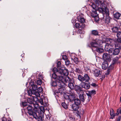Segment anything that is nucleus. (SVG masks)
I'll list each match as a JSON object with an SVG mask.
<instances>
[{"label": "nucleus", "instance_id": "26", "mask_svg": "<svg viewBox=\"0 0 121 121\" xmlns=\"http://www.w3.org/2000/svg\"><path fill=\"white\" fill-rule=\"evenodd\" d=\"M91 34L95 36L99 35V32L96 30H92L91 32Z\"/></svg>", "mask_w": 121, "mask_h": 121}, {"label": "nucleus", "instance_id": "46", "mask_svg": "<svg viewBox=\"0 0 121 121\" xmlns=\"http://www.w3.org/2000/svg\"><path fill=\"white\" fill-rule=\"evenodd\" d=\"M42 81L41 80H38L37 82V83L38 85H40L42 84Z\"/></svg>", "mask_w": 121, "mask_h": 121}, {"label": "nucleus", "instance_id": "6", "mask_svg": "<svg viewBox=\"0 0 121 121\" xmlns=\"http://www.w3.org/2000/svg\"><path fill=\"white\" fill-rule=\"evenodd\" d=\"M120 52V50L119 48H116L114 50L112 48L111 50L109 51V55H117Z\"/></svg>", "mask_w": 121, "mask_h": 121}, {"label": "nucleus", "instance_id": "2", "mask_svg": "<svg viewBox=\"0 0 121 121\" xmlns=\"http://www.w3.org/2000/svg\"><path fill=\"white\" fill-rule=\"evenodd\" d=\"M58 70L56 67L52 69L54 73H56L57 74H61L67 76L69 74L68 70L65 69V67H61L58 69Z\"/></svg>", "mask_w": 121, "mask_h": 121}, {"label": "nucleus", "instance_id": "64", "mask_svg": "<svg viewBox=\"0 0 121 121\" xmlns=\"http://www.w3.org/2000/svg\"><path fill=\"white\" fill-rule=\"evenodd\" d=\"M50 121H55L54 120H52V119L51 120H50Z\"/></svg>", "mask_w": 121, "mask_h": 121}, {"label": "nucleus", "instance_id": "44", "mask_svg": "<svg viewBox=\"0 0 121 121\" xmlns=\"http://www.w3.org/2000/svg\"><path fill=\"white\" fill-rule=\"evenodd\" d=\"M77 28H79L81 26L78 23H76L74 25Z\"/></svg>", "mask_w": 121, "mask_h": 121}, {"label": "nucleus", "instance_id": "12", "mask_svg": "<svg viewBox=\"0 0 121 121\" xmlns=\"http://www.w3.org/2000/svg\"><path fill=\"white\" fill-rule=\"evenodd\" d=\"M103 59L104 60H106L108 62L111 61V59L109 55L107 53H104L102 56Z\"/></svg>", "mask_w": 121, "mask_h": 121}, {"label": "nucleus", "instance_id": "41", "mask_svg": "<svg viewBox=\"0 0 121 121\" xmlns=\"http://www.w3.org/2000/svg\"><path fill=\"white\" fill-rule=\"evenodd\" d=\"M46 117L48 120H49V121L50 120L52 119V118L51 117V115L50 114L47 115L46 116Z\"/></svg>", "mask_w": 121, "mask_h": 121}, {"label": "nucleus", "instance_id": "47", "mask_svg": "<svg viewBox=\"0 0 121 121\" xmlns=\"http://www.w3.org/2000/svg\"><path fill=\"white\" fill-rule=\"evenodd\" d=\"M39 101V102L40 103L41 105H43L44 104L43 99L41 98L39 100L38 99V100L37 101Z\"/></svg>", "mask_w": 121, "mask_h": 121}, {"label": "nucleus", "instance_id": "27", "mask_svg": "<svg viewBox=\"0 0 121 121\" xmlns=\"http://www.w3.org/2000/svg\"><path fill=\"white\" fill-rule=\"evenodd\" d=\"M110 114L111 116V118L113 119L115 116V114L114 113V111L113 109L110 110Z\"/></svg>", "mask_w": 121, "mask_h": 121}, {"label": "nucleus", "instance_id": "15", "mask_svg": "<svg viewBox=\"0 0 121 121\" xmlns=\"http://www.w3.org/2000/svg\"><path fill=\"white\" fill-rule=\"evenodd\" d=\"M79 97L80 101L82 102H84L86 99V95L83 93L80 94L79 95Z\"/></svg>", "mask_w": 121, "mask_h": 121}, {"label": "nucleus", "instance_id": "58", "mask_svg": "<svg viewBox=\"0 0 121 121\" xmlns=\"http://www.w3.org/2000/svg\"><path fill=\"white\" fill-rule=\"evenodd\" d=\"M101 78H100L101 79H103L105 77V76L104 75H101Z\"/></svg>", "mask_w": 121, "mask_h": 121}, {"label": "nucleus", "instance_id": "40", "mask_svg": "<svg viewBox=\"0 0 121 121\" xmlns=\"http://www.w3.org/2000/svg\"><path fill=\"white\" fill-rule=\"evenodd\" d=\"M61 63L60 61H58L57 63V67L58 68L60 69L62 67H61Z\"/></svg>", "mask_w": 121, "mask_h": 121}, {"label": "nucleus", "instance_id": "4", "mask_svg": "<svg viewBox=\"0 0 121 121\" xmlns=\"http://www.w3.org/2000/svg\"><path fill=\"white\" fill-rule=\"evenodd\" d=\"M27 109L29 115L33 116L34 115V114L36 113V111H34L33 107L30 105L28 106Z\"/></svg>", "mask_w": 121, "mask_h": 121}, {"label": "nucleus", "instance_id": "13", "mask_svg": "<svg viewBox=\"0 0 121 121\" xmlns=\"http://www.w3.org/2000/svg\"><path fill=\"white\" fill-rule=\"evenodd\" d=\"M97 16L98 14L96 11L95 10L93 11L92 13H91V16L95 18L96 21H98L99 20V18L97 17Z\"/></svg>", "mask_w": 121, "mask_h": 121}, {"label": "nucleus", "instance_id": "23", "mask_svg": "<svg viewBox=\"0 0 121 121\" xmlns=\"http://www.w3.org/2000/svg\"><path fill=\"white\" fill-rule=\"evenodd\" d=\"M119 27L118 25H117L116 26H114L112 28L113 32L114 33H117L118 30V28Z\"/></svg>", "mask_w": 121, "mask_h": 121}, {"label": "nucleus", "instance_id": "17", "mask_svg": "<svg viewBox=\"0 0 121 121\" xmlns=\"http://www.w3.org/2000/svg\"><path fill=\"white\" fill-rule=\"evenodd\" d=\"M114 66V65L112 64L110 65V66L108 68V69L107 70V75L108 74H109V72L113 69Z\"/></svg>", "mask_w": 121, "mask_h": 121}, {"label": "nucleus", "instance_id": "7", "mask_svg": "<svg viewBox=\"0 0 121 121\" xmlns=\"http://www.w3.org/2000/svg\"><path fill=\"white\" fill-rule=\"evenodd\" d=\"M65 98L67 99H68L70 102H72L75 99V95H64Z\"/></svg>", "mask_w": 121, "mask_h": 121}, {"label": "nucleus", "instance_id": "20", "mask_svg": "<svg viewBox=\"0 0 121 121\" xmlns=\"http://www.w3.org/2000/svg\"><path fill=\"white\" fill-rule=\"evenodd\" d=\"M100 70L98 69H95L94 71V75L95 77H98L100 74Z\"/></svg>", "mask_w": 121, "mask_h": 121}, {"label": "nucleus", "instance_id": "62", "mask_svg": "<svg viewBox=\"0 0 121 121\" xmlns=\"http://www.w3.org/2000/svg\"><path fill=\"white\" fill-rule=\"evenodd\" d=\"M39 78H42V76L40 75L39 76Z\"/></svg>", "mask_w": 121, "mask_h": 121}, {"label": "nucleus", "instance_id": "22", "mask_svg": "<svg viewBox=\"0 0 121 121\" xmlns=\"http://www.w3.org/2000/svg\"><path fill=\"white\" fill-rule=\"evenodd\" d=\"M33 105L34 107V109L35 110V111H36V112L37 111H38V110L40 109L39 106L38 104H33Z\"/></svg>", "mask_w": 121, "mask_h": 121}, {"label": "nucleus", "instance_id": "25", "mask_svg": "<svg viewBox=\"0 0 121 121\" xmlns=\"http://www.w3.org/2000/svg\"><path fill=\"white\" fill-rule=\"evenodd\" d=\"M74 104L78 106L81 103V101L78 99H75L74 100Z\"/></svg>", "mask_w": 121, "mask_h": 121}, {"label": "nucleus", "instance_id": "54", "mask_svg": "<svg viewBox=\"0 0 121 121\" xmlns=\"http://www.w3.org/2000/svg\"><path fill=\"white\" fill-rule=\"evenodd\" d=\"M91 6L94 9H95L96 8L95 5V4H92L91 5Z\"/></svg>", "mask_w": 121, "mask_h": 121}, {"label": "nucleus", "instance_id": "36", "mask_svg": "<svg viewBox=\"0 0 121 121\" xmlns=\"http://www.w3.org/2000/svg\"><path fill=\"white\" fill-rule=\"evenodd\" d=\"M86 94L88 96V101L89 102L90 101V99L91 98V95L90 93V92L88 91V93H86Z\"/></svg>", "mask_w": 121, "mask_h": 121}, {"label": "nucleus", "instance_id": "21", "mask_svg": "<svg viewBox=\"0 0 121 121\" xmlns=\"http://www.w3.org/2000/svg\"><path fill=\"white\" fill-rule=\"evenodd\" d=\"M67 76L65 75L66 77H64V82L65 81L67 83H69V82H70L71 81H73V79H70L69 77L67 76Z\"/></svg>", "mask_w": 121, "mask_h": 121}, {"label": "nucleus", "instance_id": "53", "mask_svg": "<svg viewBox=\"0 0 121 121\" xmlns=\"http://www.w3.org/2000/svg\"><path fill=\"white\" fill-rule=\"evenodd\" d=\"M22 104L24 106H25L27 105V103L26 102H23Z\"/></svg>", "mask_w": 121, "mask_h": 121}, {"label": "nucleus", "instance_id": "39", "mask_svg": "<svg viewBox=\"0 0 121 121\" xmlns=\"http://www.w3.org/2000/svg\"><path fill=\"white\" fill-rule=\"evenodd\" d=\"M33 91L31 90H30L28 91V93L29 95L31 96L32 95H33Z\"/></svg>", "mask_w": 121, "mask_h": 121}, {"label": "nucleus", "instance_id": "3", "mask_svg": "<svg viewBox=\"0 0 121 121\" xmlns=\"http://www.w3.org/2000/svg\"><path fill=\"white\" fill-rule=\"evenodd\" d=\"M101 43H102V47H104L105 50L106 51H108L109 53L110 51L112 49L111 48V47L112 46V43L111 42L110 44H109L105 42H102Z\"/></svg>", "mask_w": 121, "mask_h": 121}, {"label": "nucleus", "instance_id": "29", "mask_svg": "<svg viewBox=\"0 0 121 121\" xmlns=\"http://www.w3.org/2000/svg\"><path fill=\"white\" fill-rule=\"evenodd\" d=\"M72 108L73 109L74 111H76L79 108L78 105H76L74 104H73L72 105Z\"/></svg>", "mask_w": 121, "mask_h": 121}, {"label": "nucleus", "instance_id": "37", "mask_svg": "<svg viewBox=\"0 0 121 121\" xmlns=\"http://www.w3.org/2000/svg\"><path fill=\"white\" fill-rule=\"evenodd\" d=\"M74 88L75 90L76 91L80 90L81 89V87L77 85H76L75 86Z\"/></svg>", "mask_w": 121, "mask_h": 121}, {"label": "nucleus", "instance_id": "18", "mask_svg": "<svg viewBox=\"0 0 121 121\" xmlns=\"http://www.w3.org/2000/svg\"><path fill=\"white\" fill-rule=\"evenodd\" d=\"M74 82V80L71 81L70 82L68 83V86L71 89H73L74 88L73 83Z\"/></svg>", "mask_w": 121, "mask_h": 121}, {"label": "nucleus", "instance_id": "42", "mask_svg": "<svg viewBox=\"0 0 121 121\" xmlns=\"http://www.w3.org/2000/svg\"><path fill=\"white\" fill-rule=\"evenodd\" d=\"M62 105L64 108L66 109L67 108V106L65 102H63L62 104Z\"/></svg>", "mask_w": 121, "mask_h": 121}, {"label": "nucleus", "instance_id": "9", "mask_svg": "<svg viewBox=\"0 0 121 121\" xmlns=\"http://www.w3.org/2000/svg\"><path fill=\"white\" fill-rule=\"evenodd\" d=\"M31 98H28L27 101L28 103L30 104H32L33 103V101H37L38 100V98L36 97H35V96L32 95Z\"/></svg>", "mask_w": 121, "mask_h": 121}, {"label": "nucleus", "instance_id": "32", "mask_svg": "<svg viewBox=\"0 0 121 121\" xmlns=\"http://www.w3.org/2000/svg\"><path fill=\"white\" fill-rule=\"evenodd\" d=\"M74 71L77 73H81V71L80 69L77 67H75Z\"/></svg>", "mask_w": 121, "mask_h": 121}, {"label": "nucleus", "instance_id": "30", "mask_svg": "<svg viewBox=\"0 0 121 121\" xmlns=\"http://www.w3.org/2000/svg\"><path fill=\"white\" fill-rule=\"evenodd\" d=\"M78 80L81 82H83L84 81L83 76L82 75H78Z\"/></svg>", "mask_w": 121, "mask_h": 121}, {"label": "nucleus", "instance_id": "49", "mask_svg": "<svg viewBox=\"0 0 121 121\" xmlns=\"http://www.w3.org/2000/svg\"><path fill=\"white\" fill-rule=\"evenodd\" d=\"M90 92V93L92 95L95 94L96 93V91L94 90H92L91 91H89Z\"/></svg>", "mask_w": 121, "mask_h": 121}, {"label": "nucleus", "instance_id": "10", "mask_svg": "<svg viewBox=\"0 0 121 121\" xmlns=\"http://www.w3.org/2000/svg\"><path fill=\"white\" fill-rule=\"evenodd\" d=\"M35 81L34 80H32L30 82V85L32 87L33 91H35L38 89L37 86L35 84Z\"/></svg>", "mask_w": 121, "mask_h": 121}, {"label": "nucleus", "instance_id": "14", "mask_svg": "<svg viewBox=\"0 0 121 121\" xmlns=\"http://www.w3.org/2000/svg\"><path fill=\"white\" fill-rule=\"evenodd\" d=\"M108 66V64L107 61L104 60L103 62L102 65V69L104 70L106 69Z\"/></svg>", "mask_w": 121, "mask_h": 121}, {"label": "nucleus", "instance_id": "38", "mask_svg": "<svg viewBox=\"0 0 121 121\" xmlns=\"http://www.w3.org/2000/svg\"><path fill=\"white\" fill-rule=\"evenodd\" d=\"M117 39L121 38V32L118 31L117 33Z\"/></svg>", "mask_w": 121, "mask_h": 121}, {"label": "nucleus", "instance_id": "51", "mask_svg": "<svg viewBox=\"0 0 121 121\" xmlns=\"http://www.w3.org/2000/svg\"><path fill=\"white\" fill-rule=\"evenodd\" d=\"M37 89L39 92H41L43 91V89L41 87H39Z\"/></svg>", "mask_w": 121, "mask_h": 121}, {"label": "nucleus", "instance_id": "8", "mask_svg": "<svg viewBox=\"0 0 121 121\" xmlns=\"http://www.w3.org/2000/svg\"><path fill=\"white\" fill-rule=\"evenodd\" d=\"M80 85V86L82 88H84L86 90L89 89L90 87L89 83L84 82H81Z\"/></svg>", "mask_w": 121, "mask_h": 121}, {"label": "nucleus", "instance_id": "31", "mask_svg": "<svg viewBox=\"0 0 121 121\" xmlns=\"http://www.w3.org/2000/svg\"><path fill=\"white\" fill-rule=\"evenodd\" d=\"M112 44V47H113L114 46L115 47H118L119 46V43H115L114 41H113L112 42H111Z\"/></svg>", "mask_w": 121, "mask_h": 121}, {"label": "nucleus", "instance_id": "33", "mask_svg": "<svg viewBox=\"0 0 121 121\" xmlns=\"http://www.w3.org/2000/svg\"><path fill=\"white\" fill-rule=\"evenodd\" d=\"M121 14L118 13H117L114 15V17L117 19H118L120 16Z\"/></svg>", "mask_w": 121, "mask_h": 121}, {"label": "nucleus", "instance_id": "60", "mask_svg": "<svg viewBox=\"0 0 121 121\" xmlns=\"http://www.w3.org/2000/svg\"><path fill=\"white\" fill-rule=\"evenodd\" d=\"M28 80L29 81V82H30H30H31V81L32 80H31V79L30 78H29L28 79Z\"/></svg>", "mask_w": 121, "mask_h": 121}, {"label": "nucleus", "instance_id": "11", "mask_svg": "<svg viewBox=\"0 0 121 121\" xmlns=\"http://www.w3.org/2000/svg\"><path fill=\"white\" fill-rule=\"evenodd\" d=\"M65 75H61L59 74L58 75L56 79V81H58L59 82L61 83V82L64 83V77L63 76H65Z\"/></svg>", "mask_w": 121, "mask_h": 121}, {"label": "nucleus", "instance_id": "59", "mask_svg": "<svg viewBox=\"0 0 121 121\" xmlns=\"http://www.w3.org/2000/svg\"><path fill=\"white\" fill-rule=\"evenodd\" d=\"M121 119V117L120 116H119L117 119V121H120V119Z\"/></svg>", "mask_w": 121, "mask_h": 121}, {"label": "nucleus", "instance_id": "52", "mask_svg": "<svg viewBox=\"0 0 121 121\" xmlns=\"http://www.w3.org/2000/svg\"><path fill=\"white\" fill-rule=\"evenodd\" d=\"M102 37H103L102 38V40H104V41H105L106 40V37L104 35H103L102 36H101Z\"/></svg>", "mask_w": 121, "mask_h": 121}, {"label": "nucleus", "instance_id": "1", "mask_svg": "<svg viewBox=\"0 0 121 121\" xmlns=\"http://www.w3.org/2000/svg\"><path fill=\"white\" fill-rule=\"evenodd\" d=\"M102 43V41L101 40L98 39L96 40L95 42H91L90 44V45L88 44L87 46L88 47L94 48H95V49H94V50L93 48H92V51H94L96 50L97 52L99 53H101L104 52L103 49L97 47H98L99 46H101L102 47L101 45Z\"/></svg>", "mask_w": 121, "mask_h": 121}, {"label": "nucleus", "instance_id": "19", "mask_svg": "<svg viewBox=\"0 0 121 121\" xmlns=\"http://www.w3.org/2000/svg\"><path fill=\"white\" fill-rule=\"evenodd\" d=\"M83 78L84 81L85 82H88L90 79V78L87 74H85L83 76Z\"/></svg>", "mask_w": 121, "mask_h": 121}, {"label": "nucleus", "instance_id": "48", "mask_svg": "<svg viewBox=\"0 0 121 121\" xmlns=\"http://www.w3.org/2000/svg\"><path fill=\"white\" fill-rule=\"evenodd\" d=\"M62 58L65 61L68 60L67 56L65 55H63L62 56Z\"/></svg>", "mask_w": 121, "mask_h": 121}, {"label": "nucleus", "instance_id": "56", "mask_svg": "<svg viewBox=\"0 0 121 121\" xmlns=\"http://www.w3.org/2000/svg\"><path fill=\"white\" fill-rule=\"evenodd\" d=\"M121 38L117 39V41L121 43Z\"/></svg>", "mask_w": 121, "mask_h": 121}, {"label": "nucleus", "instance_id": "63", "mask_svg": "<svg viewBox=\"0 0 121 121\" xmlns=\"http://www.w3.org/2000/svg\"><path fill=\"white\" fill-rule=\"evenodd\" d=\"M69 118L71 120H73V117H70Z\"/></svg>", "mask_w": 121, "mask_h": 121}, {"label": "nucleus", "instance_id": "57", "mask_svg": "<svg viewBox=\"0 0 121 121\" xmlns=\"http://www.w3.org/2000/svg\"><path fill=\"white\" fill-rule=\"evenodd\" d=\"M7 120L6 118L3 117L2 118V121H7Z\"/></svg>", "mask_w": 121, "mask_h": 121}, {"label": "nucleus", "instance_id": "35", "mask_svg": "<svg viewBox=\"0 0 121 121\" xmlns=\"http://www.w3.org/2000/svg\"><path fill=\"white\" fill-rule=\"evenodd\" d=\"M59 74H57L56 73H53L52 74V77L54 79H57V76Z\"/></svg>", "mask_w": 121, "mask_h": 121}, {"label": "nucleus", "instance_id": "50", "mask_svg": "<svg viewBox=\"0 0 121 121\" xmlns=\"http://www.w3.org/2000/svg\"><path fill=\"white\" fill-rule=\"evenodd\" d=\"M74 62L77 64H78V59L77 58H75L74 59Z\"/></svg>", "mask_w": 121, "mask_h": 121}, {"label": "nucleus", "instance_id": "5", "mask_svg": "<svg viewBox=\"0 0 121 121\" xmlns=\"http://www.w3.org/2000/svg\"><path fill=\"white\" fill-rule=\"evenodd\" d=\"M64 84L65 83H64L61 82V83L57 81L56 82L52 81L51 83V85L52 86H56L57 87H63Z\"/></svg>", "mask_w": 121, "mask_h": 121}, {"label": "nucleus", "instance_id": "45", "mask_svg": "<svg viewBox=\"0 0 121 121\" xmlns=\"http://www.w3.org/2000/svg\"><path fill=\"white\" fill-rule=\"evenodd\" d=\"M65 65L67 66H69L70 64V62L69 60H67L65 61Z\"/></svg>", "mask_w": 121, "mask_h": 121}, {"label": "nucleus", "instance_id": "43", "mask_svg": "<svg viewBox=\"0 0 121 121\" xmlns=\"http://www.w3.org/2000/svg\"><path fill=\"white\" fill-rule=\"evenodd\" d=\"M72 89H71V90L69 91H68V93L70 94V95H75L74 93V91L73 90H72Z\"/></svg>", "mask_w": 121, "mask_h": 121}, {"label": "nucleus", "instance_id": "16", "mask_svg": "<svg viewBox=\"0 0 121 121\" xmlns=\"http://www.w3.org/2000/svg\"><path fill=\"white\" fill-rule=\"evenodd\" d=\"M33 117L36 119H37L38 121H43V119L42 117L38 116L37 112L33 116Z\"/></svg>", "mask_w": 121, "mask_h": 121}, {"label": "nucleus", "instance_id": "28", "mask_svg": "<svg viewBox=\"0 0 121 121\" xmlns=\"http://www.w3.org/2000/svg\"><path fill=\"white\" fill-rule=\"evenodd\" d=\"M33 95L35 97L37 98V97H39L40 96V95L38 92L35 91H33Z\"/></svg>", "mask_w": 121, "mask_h": 121}, {"label": "nucleus", "instance_id": "24", "mask_svg": "<svg viewBox=\"0 0 121 121\" xmlns=\"http://www.w3.org/2000/svg\"><path fill=\"white\" fill-rule=\"evenodd\" d=\"M78 20L81 23H84L85 22V20L84 18L81 17L79 16L77 17Z\"/></svg>", "mask_w": 121, "mask_h": 121}, {"label": "nucleus", "instance_id": "55", "mask_svg": "<svg viewBox=\"0 0 121 121\" xmlns=\"http://www.w3.org/2000/svg\"><path fill=\"white\" fill-rule=\"evenodd\" d=\"M91 85V86H95L96 85L95 83L94 82L92 83Z\"/></svg>", "mask_w": 121, "mask_h": 121}, {"label": "nucleus", "instance_id": "61", "mask_svg": "<svg viewBox=\"0 0 121 121\" xmlns=\"http://www.w3.org/2000/svg\"><path fill=\"white\" fill-rule=\"evenodd\" d=\"M120 112H118V109L117 110V112L116 114L117 115H118L119 114Z\"/></svg>", "mask_w": 121, "mask_h": 121}, {"label": "nucleus", "instance_id": "34", "mask_svg": "<svg viewBox=\"0 0 121 121\" xmlns=\"http://www.w3.org/2000/svg\"><path fill=\"white\" fill-rule=\"evenodd\" d=\"M118 59L119 58L118 57H116L113 58V60L112 64L114 65V64L118 61Z\"/></svg>", "mask_w": 121, "mask_h": 121}]
</instances>
